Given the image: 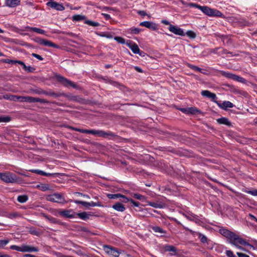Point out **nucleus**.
<instances>
[{
    "label": "nucleus",
    "mask_w": 257,
    "mask_h": 257,
    "mask_svg": "<svg viewBox=\"0 0 257 257\" xmlns=\"http://www.w3.org/2000/svg\"><path fill=\"white\" fill-rule=\"evenodd\" d=\"M189 6L198 9L205 15L209 17H221L222 15V13L220 11L216 9H211L207 6H201L194 3H190L189 4Z\"/></svg>",
    "instance_id": "obj_1"
},
{
    "label": "nucleus",
    "mask_w": 257,
    "mask_h": 257,
    "mask_svg": "<svg viewBox=\"0 0 257 257\" xmlns=\"http://www.w3.org/2000/svg\"><path fill=\"white\" fill-rule=\"evenodd\" d=\"M229 243L235 246H237V244H239L240 245L247 246L250 248H253L252 245L247 242L244 239L234 233L229 240Z\"/></svg>",
    "instance_id": "obj_2"
},
{
    "label": "nucleus",
    "mask_w": 257,
    "mask_h": 257,
    "mask_svg": "<svg viewBox=\"0 0 257 257\" xmlns=\"http://www.w3.org/2000/svg\"><path fill=\"white\" fill-rule=\"evenodd\" d=\"M1 180L7 183H15L18 181L16 176L10 172L2 173Z\"/></svg>",
    "instance_id": "obj_3"
},
{
    "label": "nucleus",
    "mask_w": 257,
    "mask_h": 257,
    "mask_svg": "<svg viewBox=\"0 0 257 257\" xmlns=\"http://www.w3.org/2000/svg\"><path fill=\"white\" fill-rule=\"evenodd\" d=\"M46 199L48 201L59 203H63L66 202L64 197L59 193H54L48 195L47 196Z\"/></svg>",
    "instance_id": "obj_4"
},
{
    "label": "nucleus",
    "mask_w": 257,
    "mask_h": 257,
    "mask_svg": "<svg viewBox=\"0 0 257 257\" xmlns=\"http://www.w3.org/2000/svg\"><path fill=\"white\" fill-rule=\"evenodd\" d=\"M85 134H90L95 135L97 137H102L106 138L108 136H112V134L110 132H105L101 130H85Z\"/></svg>",
    "instance_id": "obj_5"
},
{
    "label": "nucleus",
    "mask_w": 257,
    "mask_h": 257,
    "mask_svg": "<svg viewBox=\"0 0 257 257\" xmlns=\"http://www.w3.org/2000/svg\"><path fill=\"white\" fill-rule=\"evenodd\" d=\"M103 248L105 252L112 257H118L122 252H123L108 245H104Z\"/></svg>",
    "instance_id": "obj_6"
},
{
    "label": "nucleus",
    "mask_w": 257,
    "mask_h": 257,
    "mask_svg": "<svg viewBox=\"0 0 257 257\" xmlns=\"http://www.w3.org/2000/svg\"><path fill=\"white\" fill-rule=\"evenodd\" d=\"M35 41L41 45L49 47H53L55 48H59L60 47L56 44L53 43L51 41L37 38L35 39Z\"/></svg>",
    "instance_id": "obj_7"
},
{
    "label": "nucleus",
    "mask_w": 257,
    "mask_h": 257,
    "mask_svg": "<svg viewBox=\"0 0 257 257\" xmlns=\"http://www.w3.org/2000/svg\"><path fill=\"white\" fill-rule=\"evenodd\" d=\"M57 79L61 82L63 85H64L66 86H71L73 88L76 87V84L73 83V82L68 80L67 79L65 78V77L57 75L56 76Z\"/></svg>",
    "instance_id": "obj_8"
},
{
    "label": "nucleus",
    "mask_w": 257,
    "mask_h": 257,
    "mask_svg": "<svg viewBox=\"0 0 257 257\" xmlns=\"http://www.w3.org/2000/svg\"><path fill=\"white\" fill-rule=\"evenodd\" d=\"M168 29L170 32L177 35L183 36L185 35L183 30L176 26L170 25Z\"/></svg>",
    "instance_id": "obj_9"
},
{
    "label": "nucleus",
    "mask_w": 257,
    "mask_h": 257,
    "mask_svg": "<svg viewBox=\"0 0 257 257\" xmlns=\"http://www.w3.org/2000/svg\"><path fill=\"white\" fill-rule=\"evenodd\" d=\"M47 5L48 7L57 11H62L64 10V7L62 4L55 2H49L47 3Z\"/></svg>",
    "instance_id": "obj_10"
},
{
    "label": "nucleus",
    "mask_w": 257,
    "mask_h": 257,
    "mask_svg": "<svg viewBox=\"0 0 257 257\" xmlns=\"http://www.w3.org/2000/svg\"><path fill=\"white\" fill-rule=\"evenodd\" d=\"M140 26L142 27H145L147 28H149L152 30H156L157 29V25L152 22L150 21H144L140 23Z\"/></svg>",
    "instance_id": "obj_11"
},
{
    "label": "nucleus",
    "mask_w": 257,
    "mask_h": 257,
    "mask_svg": "<svg viewBox=\"0 0 257 257\" xmlns=\"http://www.w3.org/2000/svg\"><path fill=\"white\" fill-rule=\"evenodd\" d=\"M58 214L62 216L70 218L75 217V213L72 211V210H61L58 212Z\"/></svg>",
    "instance_id": "obj_12"
},
{
    "label": "nucleus",
    "mask_w": 257,
    "mask_h": 257,
    "mask_svg": "<svg viewBox=\"0 0 257 257\" xmlns=\"http://www.w3.org/2000/svg\"><path fill=\"white\" fill-rule=\"evenodd\" d=\"M127 45L134 53L141 55L140 49L137 44L134 42H130L129 43H127Z\"/></svg>",
    "instance_id": "obj_13"
},
{
    "label": "nucleus",
    "mask_w": 257,
    "mask_h": 257,
    "mask_svg": "<svg viewBox=\"0 0 257 257\" xmlns=\"http://www.w3.org/2000/svg\"><path fill=\"white\" fill-rule=\"evenodd\" d=\"M39 249L37 247L32 246L25 244H22V252H38Z\"/></svg>",
    "instance_id": "obj_14"
},
{
    "label": "nucleus",
    "mask_w": 257,
    "mask_h": 257,
    "mask_svg": "<svg viewBox=\"0 0 257 257\" xmlns=\"http://www.w3.org/2000/svg\"><path fill=\"white\" fill-rule=\"evenodd\" d=\"M21 0H5L7 6L10 8H14L20 4Z\"/></svg>",
    "instance_id": "obj_15"
},
{
    "label": "nucleus",
    "mask_w": 257,
    "mask_h": 257,
    "mask_svg": "<svg viewBox=\"0 0 257 257\" xmlns=\"http://www.w3.org/2000/svg\"><path fill=\"white\" fill-rule=\"evenodd\" d=\"M218 105L222 109L226 110L228 108H232L234 105L229 101H224L222 103H217Z\"/></svg>",
    "instance_id": "obj_16"
},
{
    "label": "nucleus",
    "mask_w": 257,
    "mask_h": 257,
    "mask_svg": "<svg viewBox=\"0 0 257 257\" xmlns=\"http://www.w3.org/2000/svg\"><path fill=\"white\" fill-rule=\"evenodd\" d=\"M220 233L223 235V236H225L226 237L229 239V240L231 238L232 235H233L234 233L229 231L228 229H225V228H222L219 230Z\"/></svg>",
    "instance_id": "obj_17"
},
{
    "label": "nucleus",
    "mask_w": 257,
    "mask_h": 257,
    "mask_svg": "<svg viewBox=\"0 0 257 257\" xmlns=\"http://www.w3.org/2000/svg\"><path fill=\"white\" fill-rule=\"evenodd\" d=\"M201 93L202 96L210 98L212 100H214L216 98L215 94L212 93L208 90H203L201 91Z\"/></svg>",
    "instance_id": "obj_18"
},
{
    "label": "nucleus",
    "mask_w": 257,
    "mask_h": 257,
    "mask_svg": "<svg viewBox=\"0 0 257 257\" xmlns=\"http://www.w3.org/2000/svg\"><path fill=\"white\" fill-rule=\"evenodd\" d=\"M112 207L114 210L119 212H123L125 209L124 206L120 202L115 203Z\"/></svg>",
    "instance_id": "obj_19"
},
{
    "label": "nucleus",
    "mask_w": 257,
    "mask_h": 257,
    "mask_svg": "<svg viewBox=\"0 0 257 257\" xmlns=\"http://www.w3.org/2000/svg\"><path fill=\"white\" fill-rule=\"evenodd\" d=\"M29 171L31 172L34 173H36V174H39V175H40L42 176H52V174H51V173H46L43 171H42L40 170H38V169H31V170H30Z\"/></svg>",
    "instance_id": "obj_20"
},
{
    "label": "nucleus",
    "mask_w": 257,
    "mask_h": 257,
    "mask_svg": "<svg viewBox=\"0 0 257 257\" xmlns=\"http://www.w3.org/2000/svg\"><path fill=\"white\" fill-rule=\"evenodd\" d=\"M148 204L155 208H163L165 207V205L161 203H157L154 202L148 201Z\"/></svg>",
    "instance_id": "obj_21"
},
{
    "label": "nucleus",
    "mask_w": 257,
    "mask_h": 257,
    "mask_svg": "<svg viewBox=\"0 0 257 257\" xmlns=\"http://www.w3.org/2000/svg\"><path fill=\"white\" fill-rule=\"evenodd\" d=\"M217 121L218 123H219L220 124H225L228 126H230L231 125V122L226 117H222L218 118L217 119Z\"/></svg>",
    "instance_id": "obj_22"
},
{
    "label": "nucleus",
    "mask_w": 257,
    "mask_h": 257,
    "mask_svg": "<svg viewBox=\"0 0 257 257\" xmlns=\"http://www.w3.org/2000/svg\"><path fill=\"white\" fill-rule=\"evenodd\" d=\"M20 102H28L33 103L34 97L31 96H20Z\"/></svg>",
    "instance_id": "obj_23"
},
{
    "label": "nucleus",
    "mask_w": 257,
    "mask_h": 257,
    "mask_svg": "<svg viewBox=\"0 0 257 257\" xmlns=\"http://www.w3.org/2000/svg\"><path fill=\"white\" fill-rule=\"evenodd\" d=\"M3 61L4 62L8 63V64H19L20 65H24V63L23 61H19V60H11V59H5Z\"/></svg>",
    "instance_id": "obj_24"
},
{
    "label": "nucleus",
    "mask_w": 257,
    "mask_h": 257,
    "mask_svg": "<svg viewBox=\"0 0 257 257\" xmlns=\"http://www.w3.org/2000/svg\"><path fill=\"white\" fill-rule=\"evenodd\" d=\"M37 188L39 190L46 191L47 190H50V186L48 184H40L37 186Z\"/></svg>",
    "instance_id": "obj_25"
},
{
    "label": "nucleus",
    "mask_w": 257,
    "mask_h": 257,
    "mask_svg": "<svg viewBox=\"0 0 257 257\" xmlns=\"http://www.w3.org/2000/svg\"><path fill=\"white\" fill-rule=\"evenodd\" d=\"M77 215L81 219L86 220L89 218L90 214L86 212H83L81 213H78Z\"/></svg>",
    "instance_id": "obj_26"
},
{
    "label": "nucleus",
    "mask_w": 257,
    "mask_h": 257,
    "mask_svg": "<svg viewBox=\"0 0 257 257\" xmlns=\"http://www.w3.org/2000/svg\"><path fill=\"white\" fill-rule=\"evenodd\" d=\"M28 200V196L26 195H19L18 196L17 200L19 202L23 203Z\"/></svg>",
    "instance_id": "obj_27"
},
{
    "label": "nucleus",
    "mask_w": 257,
    "mask_h": 257,
    "mask_svg": "<svg viewBox=\"0 0 257 257\" xmlns=\"http://www.w3.org/2000/svg\"><path fill=\"white\" fill-rule=\"evenodd\" d=\"M141 31V29L135 27H132L128 30V33L131 34H138Z\"/></svg>",
    "instance_id": "obj_28"
},
{
    "label": "nucleus",
    "mask_w": 257,
    "mask_h": 257,
    "mask_svg": "<svg viewBox=\"0 0 257 257\" xmlns=\"http://www.w3.org/2000/svg\"><path fill=\"white\" fill-rule=\"evenodd\" d=\"M198 238L200 239L201 242L203 243H208V239L206 236L203 234L198 232Z\"/></svg>",
    "instance_id": "obj_29"
},
{
    "label": "nucleus",
    "mask_w": 257,
    "mask_h": 257,
    "mask_svg": "<svg viewBox=\"0 0 257 257\" xmlns=\"http://www.w3.org/2000/svg\"><path fill=\"white\" fill-rule=\"evenodd\" d=\"M38 94H45V95H49V96H53V97H57L58 96H59V95L54 92H51V91H49V92H47V91H42L41 92H38Z\"/></svg>",
    "instance_id": "obj_30"
},
{
    "label": "nucleus",
    "mask_w": 257,
    "mask_h": 257,
    "mask_svg": "<svg viewBox=\"0 0 257 257\" xmlns=\"http://www.w3.org/2000/svg\"><path fill=\"white\" fill-rule=\"evenodd\" d=\"M181 110L183 112H185L188 113H191V114H196V112L198 111V110L197 109H196L195 108H193V107L189 108L188 109H182Z\"/></svg>",
    "instance_id": "obj_31"
},
{
    "label": "nucleus",
    "mask_w": 257,
    "mask_h": 257,
    "mask_svg": "<svg viewBox=\"0 0 257 257\" xmlns=\"http://www.w3.org/2000/svg\"><path fill=\"white\" fill-rule=\"evenodd\" d=\"M165 250L166 251L172 252H173L174 254L177 253L176 248L173 245H166L165 246Z\"/></svg>",
    "instance_id": "obj_32"
},
{
    "label": "nucleus",
    "mask_w": 257,
    "mask_h": 257,
    "mask_svg": "<svg viewBox=\"0 0 257 257\" xmlns=\"http://www.w3.org/2000/svg\"><path fill=\"white\" fill-rule=\"evenodd\" d=\"M221 74L222 76L231 79L233 80V78L234 77V74L232 73H230L229 72H225V71H221Z\"/></svg>",
    "instance_id": "obj_33"
},
{
    "label": "nucleus",
    "mask_w": 257,
    "mask_h": 257,
    "mask_svg": "<svg viewBox=\"0 0 257 257\" xmlns=\"http://www.w3.org/2000/svg\"><path fill=\"white\" fill-rule=\"evenodd\" d=\"M152 229L156 233H159L160 234L165 233V231L163 229L157 226H153Z\"/></svg>",
    "instance_id": "obj_34"
},
{
    "label": "nucleus",
    "mask_w": 257,
    "mask_h": 257,
    "mask_svg": "<svg viewBox=\"0 0 257 257\" xmlns=\"http://www.w3.org/2000/svg\"><path fill=\"white\" fill-rule=\"evenodd\" d=\"M5 98L7 99H10L11 100H13L14 101H20V96H17V95H12L10 97H6L4 96Z\"/></svg>",
    "instance_id": "obj_35"
},
{
    "label": "nucleus",
    "mask_w": 257,
    "mask_h": 257,
    "mask_svg": "<svg viewBox=\"0 0 257 257\" xmlns=\"http://www.w3.org/2000/svg\"><path fill=\"white\" fill-rule=\"evenodd\" d=\"M85 19V17L83 15H77L73 17V20L76 21H82Z\"/></svg>",
    "instance_id": "obj_36"
},
{
    "label": "nucleus",
    "mask_w": 257,
    "mask_h": 257,
    "mask_svg": "<svg viewBox=\"0 0 257 257\" xmlns=\"http://www.w3.org/2000/svg\"><path fill=\"white\" fill-rule=\"evenodd\" d=\"M107 196L109 199H115L119 198L120 196H121L120 194H108Z\"/></svg>",
    "instance_id": "obj_37"
},
{
    "label": "nucleus",
    "mask_w": 257,
    "mask_h": 257,
    "mask_svg": "<svg viewBox=\"0 0 257 257\" xmlns=\"http://www.w3.org/2000/svg\"><path fill=\"white\" fill-rule=\"evenodd\" d=\"M133 196L135 198L141 201H144L146 199V197L138 193L134 194Z\"/></svg>",
    "instance_id": "obj_38"
},
{
    "label": "nucleus",
    "mask_w": 257,
    "mask_h": 257,
    "mask_svg": "<svg viewBox=\"0 0 257 257\" xmlns=\"http://www.w3.org/2000/svg\"><path fill=\"white\" fill-rule=\"evenodd\" d=\"M74 202L77 204H81L85 207H89V202L80 200H75Z\"/></svg>",
    "instance_id": "obj_39"
},
{
    "label": "nucleus",
    "mask_w": 257,
    "mask_h": 257,
    "mask_svg": "<svg viewBox=\"0 0 257 257\" xmlns=\"http://www.w3.org/2000/svg\"><path fill=\"white\" fill-rule=\"evenodd\" d=\"M10 241L9 239H0V248H3L5 245H6Z\"/></svg>",
    "instance_id": "obj_40"
},
{
    "label": "nucleus",
    "mask_w": 257,
    "mask_h": 257,
    "mask_svg": "<svg viewBox=\"0 0 257 257\" xmlns=\"http://www.w3.org/2000/svg\"><path fill=\"white\" fill-rule=\"evenodd\" d=\"M33 32H35L38 34H43V35H46V33L45 30L40 29V28H36V27H34Z\"/></svg>",
    "instance_id": "obj_41"
},
{
    "label": "nucleus",
    "mask_w": 257,
    "mask_h": 257,
    "mask_svg": "<svg viewBox=\"0 0 257 257\" xmlns=\"http://www.w3.org/2000/svg\"><path fill=\"white\" fill-rule=\"evenodd\" d=\"M10 249L15 250L18 251L22 252V245L20 246L16 245H12L10 247Z\"/></svg>",
    "instance_id": "obj_42"
},
{
    "label": "nucleus",
    "mask_w": 257,
    "mask_h": 257,
    "mask_svg": "<svg viewBox=\"0 0 257 257\" xmlns=\"http://www.w3.org/2000/svg\"><path fill=\"white\" fill-rule=\"evenodd\" d=\"M85 23L89 26H93V27H97V26H99V24L98 23L93 22V21H91L90 20L86 21Z\"/></svg>",
    "instance_id": "obj_43"
},
{
    "label": "nucleus",
    "mask_w": 257,
    "mask_h": 257,
    "mask_svg": "<svg viewBox=\"0 0 257 257\" xmlns=\"http://www.w3.org/2000/svg\"><path fill=\"white\" fill-rule=\"evenodd\" d=\"M187 66H188V67H189L190 69H191L192 70H194L195 71H197L198 72H202V69H201L200 68H199L197 66H194V65H191L190 64H188Z\"/></svg>",
    "instance_id": "obj_44"
},
{
    "label": "nucleus",
    "mask_w": 257,
    "mask_h": 257,
    "mask_svg": "<svg viewBox=\"0 0 257 257\" xmlns=\"http://www.w3.org/2000/svg\"><path fill=\"white\" fill-rule=\"evenodd\" d=\"M40 102L41 103H48V101L46 99L34 97L33 102Z\"/></svg>",
    "instance_id": "obj_45"
},
{
    "label": "nucleus",
    "mask_w": 257,
    "mask_h": 257,
    "mask_svg": "<svg viewBox=\"0 0 257 257\" xmlns=\"http://www.w3.org/2000/svg\"><path fill=\"white\" fill-rule=\"evenodd\" d=\"M244 192L248 194H251L252 196H257V189H252L251 190H245Z\"/></svg>",
    "instance_id": "obj_46"
},
{
    "label": "nucleus",
    "mask_w": 257,
    "mask_h": 257,
    "mask_svg": "<svg viewBox=\"0 0 257 257\" xmlns=\"http://www.w3.org/2000/svg\"><path fill=\"white\" fill-rule=\"evenodd\" d=\"M233 80H235L236 81H238V82H245V79L241 77H240L239 76H237V75H234V77L233 78Z\"/></svg>",
    "instance_id": "obj_47"
},
{
    "label": "nucleus",
    "mask_w": 257,
    "mask_h": 257,
    "mask_svg": "<svg viewBox=\"0 0 257 257\" xmlns=\"http://www.w3.org/2000/svg\"><path fill=\"white\" fill-rule=\"evenodd\" d=\"M193 219L192 221H194L196 223L200 224L202 222L199 216L196 215L193 216Z\"/></svg>",
    "instance_id": "obj_48"
},
{
    "label": "nucleus",
    "mask_w": 257,
    "mask_h": 257,
    "mask_svg": "<svg viewBox=\"0 0 257 257\" xmlns=\"http://www.w3.org/2000/svg\"><path fill=\"white\" fill-rule=\"evenodd\" d=\"M193 219L192 221H194L196 223L200 224L202 222L199 216L196 215L193 216Z\"/></svg>",
    "instance_id": "obj_49"
},
{
    "label": "nucleus",
    "mask_w": 257,
    "mask_h": 257,
    "mask_svg": "<svg viewBox=\"0 0 257 257\" xmlns=\"http://www.w3.org/2000/svg\"><path fill=\"white\" fill-rule=\"evenodd\" d=\"M90 206H91V207L101 206V205L100 204V203L99 202H94L93 201H91L90 202H89V207H90Z\"/></svg>",
    "instance_id": "obj_50"
},
{
    "label": "nucleus",
    "mask_w": 257,
    "mask_h": 257,
    "mask_svg": "<svg viewBox=\"0 0 257 257\" xmlns=\"http://www.w3.org/2000/svg\"><path fill=\"white\" fill-rule=\"evenodd\" d=\"M114 40L120 44H124L125 43L124 39L120 37H115Z\"/></svg>",
    "instance_id": "obj_51"
},
{
    "label": "nucleus",
    "mask_w": 257,
    "mask_h": 257,
    "mask_svg": "<svg viewBox=\"0 0 257 257\" xmlns=\"http://www.w3.org/2000/svg\"><path fill=\"white\" fill-rule=\"evenodd\" d=\"M195 214H194L193 213H188L187 214H185V216L187 218L188 220L190 221H193V216H194Z\"/></svg>",
    "instance_id": "obj_52"
},
{
    "label": "nucleus",
    "mask_w": 257,
    "mask_h": 257,
    "mask_svg": "<svg viewBox=\"0 0 257 257\" xmlns=\"http://www.w3.org/2000/svg\"><path fill=\"white\" fill-rule=\"evenodd\" d=\"M186 34L187 36L191 38H194L196 37L195 33L191 31H188Z\"/></svg>",
    "instance_id": "obj_53"
},
{
    "label": "nucleus",
    "mask_w": 257,
    "mask_h": 257,
    "mask_svg": "<svg viewBox=\"0 0 257 257\" xmlns=\"http://www.w3.org/2000/svg\"><path fill=\"white\" fill-rule=\"evenodd\" d=\"M120 198H122V199H121V201L122 202L127 203L128 202H130L131 199H128V198L126 197L125 196L123 195H121V196H120Z\"/></svg>",
    "instance_id": "obj_54"
},
{
    "label": "nucleus",
    "mask_w": 257,
    "mask_h": 257,
    "mask_svg": "<svg viewBox=\"0 0 257 257\" xmlns=\"http://www.w3.org/2000/svg\"><path fill=\"white\" fill-rule=\"evenodd\" d=\"M226 254L228 257H236L233 252L230 250L226 251Z\"/></svg>",
    "instance_id": "obj_55"
},
{
    "label": "nucleus",
    "mask_w": 257,
    "mask_h": 257,
    "mask_svg": "<svg viewBox=\"0 0 257 257\" xmlns=\"http://www.w3.org/2000/svg\"><path fill=\"white\" fill-rule=\"evenodd\" d=\"M10 120L9 117L0 116V122H8Z\"/></svg>",
    "instance_id": "obj_56"
},
{
    "label": "nucleus",
    "mask_w": 257,
    "mask_h": 257,
    "mask_svg": "<svg viewBox=\"0 0 257 257\" xmlns=\"http://www.w3.org/2000/svg\"><path fill=\"white\" fill-rule=\"evenodd\" d=\"M21 65L23 66V69L28 72H31L32 70L33 69V68H32L31 66H27L25 63H24V65Z\"/></svg>",
    "instance_id": "obj_57"
},
{
    "label": "nucleus",
    "mask_w": 257,
    "mask_h": 257,
    "mask_svg": "<svg viewBox=\"0 0 257 257\" xmlns=\"http://www.w3.org/2000/svg\"><path fill=\"white\" fill-rule=\"evenodd\" d=\"M32 55L34 57H35V58H36L38 59V60H40V61H42V60H43V58L41 56H40V55H38V54H37L32 53Z\"/></svg>",
    "instance_id": "obj_58"
},
{
    "label": "nucleus",
    "mask_w": 257,
    "mask_h": 257,
    "mask_svg": "<svg viewBox=\"0 0 257 257\" xmlns=\"http://www.w3.org/2000/svg\"><path fill=\"white\" fill-rule=\"evenodd\" d=\"M18 216V214L16 213H12L8 214V217L11 219H13L16 218Z\"/></svg>",
    "instance_id": "obj_59"
},
{
    "label": "nucleus",
    "mask_w": 257,
    "mask_h": 257,
    "mask_svg": "<svg viewBox=\"0 0 257 257\" xmlns=\"http://www.w3.org/2000/svg\"><path fill=\"white\" fill-rule=\"evenodd\" d=\"M130 202L135 206L138 207L140 205V203L138 202L135 201L134 200L131 199Z\"/></svg>",
    "instance_id": "obj_60"
},
{
    "label": "nucleus",
    "mask_w": 257,
    "mask_h": 257,
    "mask_svg": "<svg viewBox=\"0 0 257 257\" xmlns=\"http://www.w3.org/2000/svg\"><path fill=\"white\" fill-rule=\"evenodd\" d=\"M236 253L238 257H249L248 255L241 252H237Z\"/></svg>",
    "instance_id": "obj_61"
},
{
    "label": "nucleus",
    "mask_w": 257,
    "mask_h": 257,
    "mask_svg": "<svg viewBox=\"0 0 257 257\" xmlns=\"http://www.w3.org/2000/svg\"><path fill=\"white\" fill-rule=\"evenodd\" d=\"M73 131H77L81 133H85V129H80L77 127H74V129Z\"/></svg>",
    "instance_id": "obj_62"
},
{
    "label": "nucleus",
    "mask_w": 257,
    "mask_h": 257,
    "mask_svg": "<svg viewBox=\"0 0 257 257\" xmlns=\"http://www.w3.org/2000/svg\"><path fill=\"white\" fill-rule=\"evenodd\" d=\"M34 27H30V26H26L24 28L25 31H33Z\"/></svg>",
    "instance_id": "obj_63"
},
{
    "label": "nucleus",
    "mask_w": 257,
    "mask_h": 257,
    "mask_svg": "<svg viewBox=\"0 0 257 257\" xmlns=\"http://www.w3.org/2000/svg\"><path fill=\"white\" fill-rule=\"evenodd\" d=\"M138 14L142 16H145L147 15V14L145 11H139L138 12Z\"/></svg>",
    "instance_id": "obj_64"
}]
</instances>
